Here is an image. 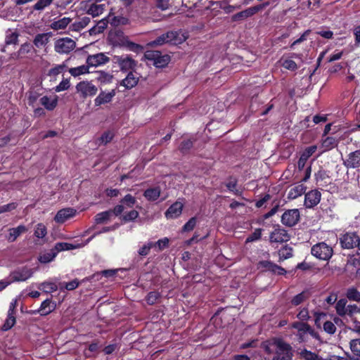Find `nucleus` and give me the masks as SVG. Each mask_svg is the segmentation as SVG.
Segmentation results:
<instances>
[{
  "label": "nucleus",
  "instance_id": "obj_64",
  "mask_svg": "<svg viewBox=\"0 0 360 360\" xmlns=\"http://www.w3.org/2000/svg\"><path fill=\"white\" fill-rule=\"evenodd\" d=\"M113 133L111 131H105L101 136L99 141L101 143L106 144L109 143L113 138Z\"/></svg>",
  "mask_w": 360,
  "mask_h": 360
},
{
  "label": "nucleus",
  "instance_id": "obj_31",
  "mask_svg": "<svg viewBox=\"0 0 360 360\" xmlns=\"http://www.w3.org/2000/svg\"><path fill=\"white\" fill-rule=\"evenodd\" d=\"M112 216V211L111 210L98 213L94 218L95 222L98 224H105L110 221Z\"/></svg>",
  "mask_w": 360,
  "mask_h": 360
},
{
  "label": "nucleus",
  "instance_id": "obj_53",
  "mask_svg": "<svg viewBox=\"0 0 360 360\" xmlns=\"http://www.w3.org/2000/svg\"><path fill=\"white\" fill-rule=\"evenodd\" d=\"M47 233L46 227L44 224L39 223L36 226L34 236L38 238H43Z\"/></svg>",
  "mask_w": 360,
  "mask_h": 360
},
{
  "label": "nucleus",
  "instance_id": "obj_29",
  "mask_svg": "<svg viewBox=\"0 0 360 360\" xmlns=\"http://www.w3.org/2000/svg\"><path fill=\"white\" fill-rule=\"evenodd\" d=\"M58 253V251L54 247L49 251L41 253L39 257V261L44 264L50 262L54 259Z\"/></svg>",
  "mask_w": 360,
  "mask_h": 360
},
{
  "label": "nucleus",
  "instance_id": "obj_55",
  "mask_svg": "<svg viewBox=\"0 0 360 360\" xmlns=\"http://www.w3.org/2000/svg\"><path fill=\"white\" fill-rule=\"evenodd\" d=\"M262 236V229H257L255 230V231L250 234L245 240V243H252L256 240H258L260 239Z\"/></svg>",
  "mask_w": 360,
  "mask_h": 360
},
{
  "label": "nucleus",
  "instance_id": "obj_25",
  "mask_svg": "<svg viewBox=\"0 0 360 360\" xmlns=\"http://www.w3.org/2000/svg\"><path fill=\"white\" fill-rule=\"evenodd\" d=\"M72 22V18L68 17H63L62 18L54 20L50 25L51 29L53 30H65L68 25Z\"/></svg>",
  "mask_w": 360,
  "mask_h": 360
},
{
  "label": "nucleus",
  "instance_id": "obj_34",
  "mask_svg": "<svg viewBox=\"0 0 360 360\" xmlns=\"http://www.w3.org/2000/svg\"><path fill=\"white\" fill-rule=\"evenodd\" d=\"M33 51V46L30 43H24L22 44L19 50L16 53V56L18 58H23L27 57V56L31 53Z\"/></svg>",
  "mask_w": 360,
  "mask_h": 360
},
{
  "label": "nucleus",
  "instance_id": "obj_21",
  "mask_svg": "<svg viewBox=\"0 0 360 360\" xmlns=\"http://www.w3.org/2000/svg\"><path fill=\"white\" fill-rule=\"evenodd\" d=\"M138 82L139 77L133 72H130L127 74V77L121 81L120 86H124L126 89H131L136 86Z\"/></svg>",
  "mask_w": 360,
  "mask_h": 360
},
{
  "label": "nucleus",
  "instance_id": "obj_8",
  "mask_svg": "<svg viewBox=\"0 0 360 360\" xmlns=\"http://www.w3.org/2000/svg\"><path fill=\"white\" fill-rule=\"evenodd\" d=\"M359 236L354 232H347L340 238V242L342 248L352 249L357 247Z\"/></svg>",
  "mask_w": 360,
  "mask_h": 360
},
{
  "label": "nucleus",
  "instance_id": "obj_32",
  "mask_svg": "<svg viewBox=\"0 0 360 360\" xmlns=\"http://www.w3.org/2000/svg\"><path fill=\"white\" fill-rule=\"evenodd\" d=\"M169 243V240L166 237L157 241H152L153 250L156 252H161L168 247Z\"/></svg>",
  "mask_w": 360,
  "mask_h": 360
},
{
  "label": "nucleus",
  "instance_id": "obj_6",
  "mask_svg": "<svg viewBox=\"0 0 360 360\" xmlns=\"http://www.w3.org/2000/svg\"><path fill=\"white\" fill-rule=\"evenodd\" d=\"M76 90L80 96L85 98L93 97L98 92V88L91 82L82 81L76 85Z\"/></svg>",
  "mask_w": 360,
  "mask_h": 360
},
{
  "label": "nucleus",
  "instance_id": "obj_63",
  "mask_svg": "<svg viewBox=\"0 0 360 360\" xmlns=\"http://www.w3.org/2000/svg\"><path fill=\"white\" fill-rule=\"evenodd\" d=\"M18 207V204L16 202H11L7 205H4L0 206V214L4 212H11Z\"/></svg>",
  "mask_w": 360,
  "mask_h": 360
},
{
  "label": "nucleus",
  "instance_id": "obj_60",
  "mask_svg": "<svg viewBox=\"0 0 360 360\" xmlns=\"http://www.w3.org/2000/svg\"><path fill=\"white\" fill-rule=\"evenodd\" d=\"M197 219L195 217L191 218L183 226L184 231H192L196 225Z\"/></svg>",
  "mask_w": 360,
  "mask_h": 360
},
{
  "label": "nucleus",
  "instance_id": "obj_59",
  "mask_svg": "<svg viewBox=\"0 0 360 360\" xmlns=\"http://www.w3.org/2000/svg\"><path fill=\"white\" fill-rule=\"evenodd\" d=\"M226 186L227 188L229 189V191L232 192L233 194H235V195H240V191L238 189H237V188H236V186H237L236 180L231 179L226 184Z\"/></svg>",
  "mask_w": 360,
  "mask_h": 360
},
{
  "label": "nucleus",
  "instance_id": "obj_57",
  "mask_svg": "<svg viewBox=\"0 0 360 360\" xmlns=\"http://www.w3.org/2000/svg\"><path fill=\"white\" fill-rule=\"evenodd\" d=\"M139 217V212L136 210H132L129 212L125 213L122 216V219L125 221H130L136 219Z\"/></svg>",
  "mask_w": 360,
  "mask_h": 360
},
{
  "label": "nucleus",
  "instance_id": "obj_3",
  "mask_svg": "<svg viewBox=\"0 0 360 360\" xmlns=\"http://www.w3.org/2000/svg\"><path fill=\"white\" fill-rule=\"evenodd\" d=\"M311 252L317 259L327 261L333 256V250L329 245L324 242H321L312 246Z\"/></svg>",
  "mask_w": 360,
  "mask_h": 360
},
{
  "label": "nucleus",
  "instance_id": "obj_13",
  "mask_svg": "<svg viewBox=\"0 0 360 360\" xmlns=\"http://www.w3.org/2000/svg\"><path fill=\"white\" fill-rule=\"evenodd\" d=\"M289 239L290 236L287 231L280 227L275 229L269 236V240L271 243H282L287 242Z\"/></svg>",
  "mask_w": 360,
  "mask_h": 360
},
{
  "label": "nucleus",
  "instance_id": "obj_37",
  "mask_svg": "<svg viewBox=\"0 0 360 360\" xmlns=\"http://www.w3.org/2000/svg\"><path fill=\"white\" fill-rule=\"evenodd\" d=\"M58 288L59 287L58 286L56 283L52 281H46L41 283L39 286V288L40 290H41L47 294L56 291Z\"/></svg>",
  "mask_w": 360,
  "mask_h": 360
},
{
  "label": "nucleus",
  "instance_id": "obj_61",
  "mask_svg": "<svg viewBox=\"0 0 360 360\" xmlns=\"http://www.w3.org/2000/svg\"><path fill=\"white\" fill-rule=\"evenodd\" d=\"M160 297V293L156 291L150 292L146 297V301L149 304H153Z\"/></svg>",
  "mask_w": 360,
  "mask_h": 360
},
{
  "label": "nucleus",
  "instance_id": "obj_43",
  "mask_svg": "<svg viewBox=\"0 0 360 360\" xmlns=\"http://www.w3.org/2000/svg\"><path fill=\"white\" fill-rule=\"evenodd\" d=\"M53 0H38L32 6L34 11H42L49 6Z\"/></svg>",
  "mask_w": 360,
  "mask_h": 360
},
{
  "label": "nucleus",
  "instance_id": "obj_39",
  "mask_svg": "<svg viewBox=\"0 0 360 360\" xmlns=\"http://www.w3.org/2000/svg\"><path fill=\"white\" fill-rule=\"evenodd\" d=\"M89 66L88 65H82L78 67L69 69L70 74L73 77H77L89 72Z\"/></svg>",
  "mask_w": 360,
  "mask_h": 360
},
{
  "label": "nucleus",
  "instance_id": "obj_5",
  "mask_svg": "<svg viewBox=\"0 0 360 360\" xmlns=\"http://www.w3.org/2000/svg\"><path fill=\"white\" fill-rule=\"evenodd\" d=\"M81 4L83 11L88 15H91L93 18L101 15L106 9L105 4L86 1H82Z\"/></svg>",
  "mask_w": 360,
  "mask_h": 360
},
{
  "label": "nucleus",
  "instance_id": "obj_2",
  "mask_svg": "<svg viewBox=\"0 0 360 360\" xmlns=\"http://www.w3.org/2000/svg\"><path fill=\"white\" fill-rule=\"evenodd\" d=\"M76 47V42L70 37H62L54 41L53 48L56 53L63 55L72 52Z\"/></svg>",
  "mask_w": 360,
  "mask_h": 360
},
{
  "label": "nucleus",
  "instance_id": "obj_46",
  "mask_svg": "<svg viewBox=\"0 0 360 360\" xmlns=\"http://www.w3.org/2000/svg\"><path fill=\"white\" fill-rule=\"evenodd\" d=\"M66 65L65 64L56 65L49 70L48 75L55 78L57 75L65 71Z\"/></svg>",
  "mask_w": 360,
  "mask_h": 360
},
{
  "label": "nucleus",
  "instance_id": "obj_17",
  "mask_svg": "<svg viewBox=\"0 0 360 360\" xmlns=\"http://www.w3.org/2000/svg\"><path fill=\"white\" fill-rule=\"evenodd\" d=\"M264 7V5H258L253 7L248 8L243 11H240L232 16V19L234 21H238L240 20L246 19L249 17L252 16Z\"/></svg>",
  "mask_w": 360,
  "mask_h": 360
},
{
  "label": "nucleus",
  "instance_id": "obj_11",
  "mask_svg": "<svg viewBox=\"0 0 360 360\" xmlns=\"http://www.w3.org/2000/svg\"><path fill=\"white\" fill-rule=\"evenodd\" d=\"M109 61V57L104 53L89 55L86 60V63L89 67H98L106 64Z\"/></svg>",
  "mask_w": 360,
  "mask_h": 360
},
{
  "label": "nucleus",
  "instance_id": "obj_51",
  "mask_svg": "<svg viewBox=\"0 0 360 360\" xmlns=\"http://www.w3.org/2000/svg\"><path fill=\"white\" fill-rule=\"evenodd\" d=\"M280 63L282 67L291 71L295 70L297 68L296 63L291 59L281 58Z\"/></svg>",
  "mask_w": 360,
  "mask_h": 360
},
{
  "label": "nucleus",
  "instance_id": "obj_41",
  "mask_svg": "<svg viewBox=\"0 0 360 360\" xmlns=\"http://www.w3.org/2000/svg\"><path fill=\"white\" fill-rule=\"evenodd\" d=\"M112 75L109 73L101 71L98 72V76L96 77V79L101 84H106L112 82Z\"/></svg>",
  "mask_w": 360,
  "mask_h": 360
},
{
  "label": "nucleus",
  "instance_id": "obj_23",
  "mask_svg": "<svg viewBox=\"0 0 360 360\" xmlns=\"http://www.w3.org/2000/svg\"><path fill=\"white\" fill-rule=\"evenodd\" d=\"M56 309V304L50 299H46L41 304L39 309L34 311L39 313L41 316H46Z\"/></svg>",
  "mask_w": 360,
  "mask_h": 360
},
{
  "label": "nucleus",
  "instance_id": "obj_19",
  "mask_svg": "<svg viewBox=\"0 0 360 360\" xmlns=\"http://www.w3.org/2000/svg\"><path fill=\"white\" fill-rule=\"evenodd\" d=\"M184 203L181 201H176L166 211L165 217L167 219H176L179 217L182 212Z\"/></svg>",
  "mask_w": 360,
  "mask_h": 360
},
{
  "label": "nucleus",
  "instance_id": "obj_28",
  "mask_svg": "<svg viewBox=\"0 0 360 360\" xmlns=\"http://www.w3.org/2000/svg\"><path fill=\"white\" fill-rule=\"evenodd\" d=\"M86 244L84 243H76V244H72V243H57L56 245H55V248L56 249V250L58 251V252H60V251H64V250H73V249H77V248H81L84 246H85Z\"/></svg>",
  "mask_w": 360,
  "mask_h": 360
},
{
  "label": "nucleus",
  "instance_id": "obj_7",
  "mask_svg": "<svg viewBox=\"0 0 360 360\" xmlns=\"http://www.w3.org/2000/svg\"><path fill=\"white\" fill-rule=\"evenodd\" d=\"M114 60L122 71L132 70L136 66V62L128 55L115 56Z\"/></svg>",
  "mask_w": 360,
  "mask_h": 360
},
{
  "label": "nucleus",
  "instance_id": "obj_10",
  "mask_svg": "<svg viewBox=\"0 0 360 360\" xmlns=\"http://www.w3.org/2000/svg\"><path fill=\"white\" fill-rule=\"evenodd\" d=\"M33 271L27 267H22L13 271L8 278L11 281H25L32 276Z\"/></svg>",
  "mask_w": 360,
  "mask_h": 360
},
{
  "label": "nucleus",
  "instance_id": "obj_56",
  "mask_svg": "<svg viewBox=\"0 0 360 360\" xmlns=\"http://www.w3.org/2000/svg\"><path fill=\"white\" fill-rule=\"evenodd\" d=\"M15 323V318L14 316V314H8V317L6 320L5 323L3 326V329L4 330H9L10 328H11L12 326H13Z\"/></svg>",
  "mask_w": 360,
  "mask_h": 360
},
{
  "label": "nucleus",
  "instance_id": "obj_12",
  "mask_svg": "<svg viewBox=\"0 0 360 360\" xmlns=\"http://www.w3.org/2000/svg\"><path fill=\"white\" fill-rule=\"evenodd\" d=\"M76 213L77 210L72 207L61 209L56 213L54 221L58 224H63L73 218L76 215Z\"/></svg>",
  "mask_w": 360,
  "mask_h": 360
},
{
  "label": "nucleus",
  "instance_id": "obj_49",
  "mask_svg": "<svg viewBox=\"0 0 360 360\" xmlns=\"http://www.w3.org/2000/svg\"><path fill=\"white\" fill-rule=\"evenodd\" d=\"M120 202L127 208H132L136 202V199L130 194L126 195Z\"/></svg>",
  "mask_w": 360,
  "mask_h": 360
},
{
  "label": "nucleus",
  "instance_id": "obj_48",
  "mask_svg": "<svg viewBox=\"0 0 360 360\" xmlns=\"http://www.w3.org/2000/svg\"><path fill=\"white\" fill-rule=\"evenodd\" d=\"M172 33H165L162 34L161 36L158 37L155 40L150 42V45L152 46H157V45H162L165 43H170L169 41V37L172 36Z\"/></svg>",
  "mask_w": 360,
  "mask_h": 360
},
{
  "label": "nucleus",
  "instance_id": "obj_18",
  "mask_svg": "<svg viewBox=\"0 0 360 360\" xmlns=\"http://www.w3.org/2000/svg\"><path fill=\"white\" fill-rule=\"evenodd\" d=\"M344 165L347 168L360 167V150L350 153L347 159L344 160Z\"/></svg>",
  "mask_w": 360,
  "mask_h": 360
},
{
  "label": "nucleus",
  "instance_id": "obj_15",
  "mask_svg": "<svg viewBox=\"0 0 360 360\" xmlns=\"http://www.w3.org/2000/svg\"><path fill=\"white\" fill-rule=\"evenodd\" d=\"M108 18L113 26L125 25L129 23V20L127 16H123L118 11L115 12L114 8L110 9Z\"/></svg>",
  "mask_w": 360,
  "mask_h": 360
},
{
  "label": "nucleus",
  "instance_id": "obj_30",
  "mask_svg": "<svg viewBox=\"0 0 360 360\" xmlns=\"http://www.w3.org/2000/svg\"><path fill=\"white\" fill-rule=\"evenodd\" d=\"M160 195V188L159 187L150 188L145 191L143 196L150 201H154L158 199Z\"/></svg>",
  "mask_w": 360,
  "mask_h": 360
},
{
  "label": "nucleus",
  "instance_id": "obj_50",
  "mask_svg": "<svg viewBox=\"0 0 360 360\" xmlns=\"http://www.w3.org/2000/svg\"><path fill=\"white\" fill-rule=\"evenodd\" d=\"M346 296L349 300L360 302V292L354 288H348Z\"/></svg>",
  "mask_w": 360,
  "mask_h": 360
},
{
  "label": "nucleus",
  "instance_id": "obj_26",
  "mask_svg": "<svg viewBox=\"0 0 360 360\" xmlns=\"http://www.w3.org/2000/svg\"><path fill=\"white\" fill-rule=\"evenodd\" d=\"M168 33H172L169 37V41L173 44H180L185 41L188 38V34L182 31H170Z\"/></svg>",
  "mask_w": 360,
  "mask_h": 360
},
{
  "label": "nucleus",
  "instance_id": "obj_54",
  "mask_svg": "<svg viewBox=\"0 0 360 360\" xmlns=\"http://www.w3.org/2000/svg\"><path fill=\"white\" fill-rule=\"evenodd\" d=\"M78 285L79 281L77 279H75L70 282L60 283L59 285V288L60 290L66 289L68 290H72L77 288Z\"/></svg>",
  "mask_w": 360,
  "mask_h": 360
},
{
  "label": "nucleus",
  "instance_id": "obj_52",
  "mask_svg": "<svg viewBox=\"0 0 360 360\" xmlns=\"http://www.w3.org/2000/svg\"><path fill=\"white\" fill-rule=\"evenodd\" d=\"M337 146L336 139L333 137H326L322 142V147L324 150H328Z\"/></svg>",
  "mask_w": 360,
  "mask_h": 360
},
{
  "label": "nucleus",
  "instance_id": "obj_33",
  "mask_svg": "<svg viewBox=\"0 0 360 360\" xmlns=\"http://www.w3.org/2000/svg\"><path fill=\"white\" fill-rule=\"evenodd\" d=\"M108 21H109L108 19L106 20L105 18H104V19H102L101 20H100L99 22H98V23L94 27H93L92 28L90 29V30H89L90 34L95 35V34L103 32L105 30V29L107 27Z\"/></svg>",
  "mask_w": 360,
  "mask_h": 360
},
{
  "label": "nucleus",
  "instance_id": "obj_20",
  "mask_svg": "<svg viewBox=\"0 0 360 360\" xmlns=\"http://www.w3.org/2000/svg\"><path fill=\"white\" fill-rule=\"evenodd\" d=\"M52 35V32H51L37 34L33 39V44L39 49L45 47L49 44Z\"/></svg>",
  "mask_w": 360,
  "mask_h": 360
},
{
  "label": "nucleus",
  "instance_id": "obj_35",
  "mask_svg": "<svg viewBox=\"0 0 360 360\" xmlns=\"http://www.w3.org/2000/svg\"><path fill=\"white\" fill-rule=\"evenodd\" d=\"M90 22V18L89 17H84L80 20L72 23L70 28L72 31L79 32L86 27Z\"/></svg>",
  "mask_w": 360,
  "mask_h": 360
},
{
  "label": "nucleus",
  "instance_id": "obj_44",
  "mask_svg": "<svg viewBox=\"0 0 360 360\" xmlns=\"http://www.w3.org/2000/svg\"><path fill=\"white\" fill-rule=\"evenodd\" d=\"M308 297V292L307 291H302L292 297L291 303L294 306H297L306 300Z\"/></svg>",
  "mask_w": 360,
  "mask_h": 360
},
{
  "label": "nucleus",
  "instance_id": "obj_40",
  "mask_svg": "<svg viewBox=\"0 0 360 360\" xmlns=\"http://www.w3.org/2000/svg\"><path fill=\"white\" fill-rule=\"evenodd\" d=\"M151 249H153L152 240H148L139 245L137 252L139 255L145 257L150 253Z\"/></svg>",
  "mask_w": 360,
  "mask_h": 360
},
{
  "label": "nucleus",
  "instance_id": "obj_22",
  "mask_svg": "<svg viewBox=\"0 0 360 360\" xmlns=\"http://www.w3.org/2000/svg\"><path fill=\"white\" fill-rule=\"evenodd\" d=\"M40 103L48 110H53L58 104V96H44L40 98Z\"/></svg>",
  "mask_w": 360,
  "mask_h": 360
},
{
  "label": "nucleus",
  "instance_id": "obj_16",
  "mask_svg": "<svg viewBox=\"0 0 360 360\" xmlns=\"http://www.w3.org/2000/svg\"><path fill=\"white\" fill-rule=\"evenodd\" d=\"M321 194L318 190H312L305 194L304 205L311 208L317 205L321 200Z\"/></svg>",
  "mask_w": 360,
  "mask_h": 360
},
{
  "label": "nucleus",
  "instance_id": "obj_42",
  "mask_svg": "<svg viewBox=\"0 0 360 360\" xmlns=\"http://www.w3.org/2000/svg\"><path fill=\"white\" fill-rule=\"evenodd\" d=\"M347 307V300L345 299L338 300L335 306L337 314L340 316H345Z\"/></svg>",
  "mask_w": 360,
  "mask_h": 360
},
{
  "label": "nucleus",
  "instance_id": "obj_1",
  "mask_svg": "<svg viewBox=\"0 0 360 360\" xmlns=\"http://www.w3.org/2000/svg\"><path fill=\"white\" fill-rule=\"evenodd\" d=\"M263 348L268 354L276 353L272 360H290L292 348L290 345L280 339H274L263 344Z\"/></svg>",
  "mask_w": 360,
  "mask_h": 360
},
{
  "label": "nucleus",
  "instance_id": "obj_27",
  "mask_svg": "<svg viewBox=\"0 0 360 360\" xmlns=\"http://www.w3.org/2000/svg\"><path fill=\"white\" fill-rule=\"evenodd\" d=\"M307 187L302 184H298L292 187L288 192V198L295 199L301 196L306 191Z\"/></svg>",
  "mask_w": 360,
  "mask_h": 360
},
{
  "label": "nucleus",
  "instance_id": "obj_45",
  "mask_svg": "<svg viewBox=\"0 0 360 360\" xmlns=\"http://www.w3.org/2000/svg\"><path fill=\"white\" fill-rule=\"evenodd\" d=\"M349 347L354 356H360V338L351 340Z\"/></svg>",
  "mask_w": 360,
  "mask_h": 360
},
{
  "label": "nucleus",
  "instance_id": "obj_36",
  "mask_svg": "<svg viewBox=\"0 0 360 360\" xmlns=\"http://www.w3.org/2000/svg\"><path fill=\"white\" fill-rule=\"evenodd\" d=\"M300 356L304 360H322V358L316 353L303 349L299 352Z\"/></svg>",
  "mask_w": 360,
  "mask_h": 360
},
{
  "label": "nucleus",
  "instance_id": "obj_47",
  "mask_svg": "<svg viewBox=\"0 0 360 360\" xmlns=\"http://www.w3.org/2000/svg\"><path fill=\"white\" fill-rule=\"evenodd\" d=\"M279 260H285L292 257V248L285 246L278 252Z\"/></svg>",
  "mask_w": 360,
  "mask_h": 360
},
{
  "label": "nucleus",
  "instance_id": "obj_4",
  "mask_svg": "<svg viewBox=\"0 0 360 360\" xmlns=\"http://www.w3.org/2000/svg\"><path fill=\"white\" fill-rule=\"evenodd\" d=\"M145 58L151 62L157 68L165 67L170 60V57L168 55H162L158 51H147L145 53Z\"/></svg>",
  "mask_w": 360,
  "mask_h": 360
},
{
  "label": "nucleus",
  "instance_id": "obj_24",
  "mask_svg": "<svg viewBox=\"0 0 360 360\" xmlns=\"http://www.w3.org/2000/svg\"><path fill=\"white\" fill-rule=\"evenodd\" d=\"M27 229L24 225H19L15 228L8 229V235L6 236L9 242H14L22 233H25Z\"/></svg>",
  "mask_w": 360,
  "mask_h": 360
},
{
  "label": "nucleus",
  "instance_id": "obj_38",
  "mask_svg": "<svg viewBox=\"0 0 360 360\" xmlns=\"http://www.w3.org/2000/svg\"><path fill=\"white\" fill-rule=\"evenodd\" d=\"M19 34L16 31L8 30L6 33L5 43L7 45L16 44L18 41Z\"/></svg>",
  "mask_w": 360,
  "mask_h": 360
},
{
  "label": "nucleus",
  "instance_id": "obj_14",
  "mask_svg": "<svg viewBox=\"0 0 360 360\" xmlns=\"http://www.w3.org/2000/svg\"><path fill=\"white\" fill-rule=\"evenodd\" d=\"M116 95V91L112 89L110 91L101 90L94 99V105L96 107L110 103Z\"/></svg>",
  "mask_w": 360,
  "mask_h": 360
},
{
  "label": "nucleus",
  "instance_id": "obj_9",
  "mask_svg": "<svg viewBox=\"0 0 360 360\" xmlns=\"http://www.w3.org/2000/svg\"><path fill=\"white\" fill-rule=\"evenodd\" d=\"M300 219V212L297 209L288 210L281 217V222L287 226H295Z\"/></svg>",
  "mask_w": 360,
  "mask_h": 360
},
{
  "label": "nucleus",
  "instance_id": "obj_62",
  "mask_svg": "<svg viewBox=\"0 0 360 360\" xmlns=\"http://www.w3.org/2000/svg\"><path fill=\"white\" fill-rule=\"evenodd\" d=\"M323 330L328 334H334L336 331V326L331 321H326L323 324Z\"/></svg>",
  "mask_w": 360,
  "mask_h": 360
},
{
  "label": "nucleus",
  "instance_id": "obj_58",
  "mask_svg": "<svg viewBox=\"0 0 360 360\" xmlns=\"http://www.w3.org/2000/svg\"><path fill=\"white\" fill-rule=\"evenodd\" d=\"M70 87V80L68 79H63L58 85L55 87L56 92H60L68 89Z\"/></svg>",
  "mask_w": 360,
  "mask_h": 360
}]
</instances>
